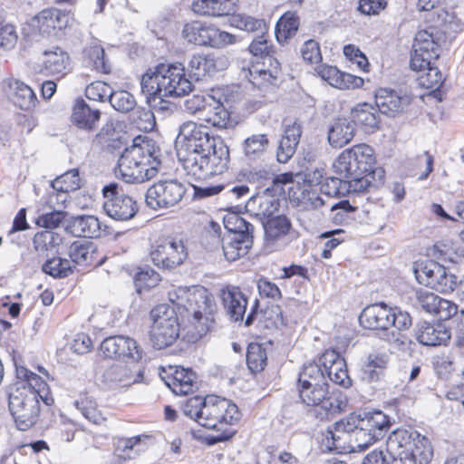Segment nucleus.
I'll return each mask as SVG.
<instances>
[{
  "instance_id": "nucleus-13",
  "label": "nucleus",
  "mask_w": 464,
  "mask_h": 464,
  "mask_svg": "<svg viewBox=\"0 0 464 464\" xmlns=\"http://www.w3.org/2000/svg\"><path fill=\"white\" fill-rule=\"evenodd\" d=\"M414 275L420 284L442 294L453 292L458 285L455 275L431 260L418 264L414 267Z\"/></svg>"
},
{
  "instance_id": "nucleus-53",
  "label": "nucleus",
  "mask_w": 464,
  "mask_h": 464,
  "mask_svg": "<svg viewBox=\"0 0 464 464\" xmlns=\"http://www.w3.org/2000/svg\"><path fill=\"white\" fill-rule=\"evenodd\" d=\"M170 304H160L150 310V319H181L178 306L181 305L175 297V290L169 293Z\"/></svg>"
},
{
  "instance_id": "nucleus-45",
  "label": "nucleus",
  "mask_w": 464,
  "mask_h": 464,
  "mask_svg": "<svg viewBox=\"0 0 464 464\" xmlns=\"http://www.w3.org/2000/svg\"><path fill=\"white\" fill-rule=\"evenodd\" d=\"M321 387L328 386L327 377L324 374L321 365L315 362H310L304 365L299 373L298 387Z\"/></svg>"
},
{
  "instance_id": "nucleus-52",
  "label": "nucleus",
  "mask_w": 464,
  "mask_h": 464,
  "mask_svg": "<svg viewBox=\"0 0 464 464\" xmlns=\"http://www.w3.org/2000/svg\"><path fill=\"white\" fill-rule=\"evenodd\" d=\"M43 271L53 278H65L72 274V266L71 261L60 256H54L46 260L43 266Z\"/></svg>"
},
{
  "instance_id": "nucleus-18",
  "label": "nucleus",
  "mask_w": 464,
  "mask_h": 464,
  "mask_svg": "<svg viewBox=\"0 0 464 464\" xmlns=\"http://www.w3.org/2000/svg\"><path fill=\"white\" fill-rule=\"evenodd\" d=\"M263 227L266 246L275 249L285 247L296 237L290 219L285 215L263 220Z\"/></svg>"
},
{
  "instance_id": "nucleus-8",
  "label": "nucleus",
  "mask_w": 464,
  "mask_h": 464,
  "mask_svg": "<svg viewBox=\"0 0 464 464\" xmlns=\"http://www.w3.org/2000/svg\"><path fill=\"white\" fill-rule=\"evenodd\" d=\"M299 398L309 412L319 420H326L341 412L347 404L346 398L340 392H329L328 386L298 387Z\"/></svg>"
},
{
  "instance_id": "nucleus-5",
  "label": "nucleus",
  "mask_w": 464,
  "mask_h": 464,
  "mask_svg": "<svg viewBox=\"0 0 464 464\" xmlns=\"http://www.w3.org/2000/svg\"><path fill=\"white\" fill-rule=\"evenodd\" d=\"M375 156L372 147L365 143L344 150L334 160L336 174L347 180H367L365 192L382 183L384 171L381 168L373 169Z\"/></svg>"
},
{
  "instance_id": "nucleus-19",
  "label": "nucleus",
  "mask_w": 464,
  "mask_h": 464,
  "mask_svg": "<svg viewBox=\"0 0 464 464\" xmlns=\"http://www.w3.org/2000/svg\"><path fill=\"white\" fill-rule=\"evenodd\" d=\"M39 67L40 73L60 79L70 72L71 59L63 48L53 46L43 53Z\"/></svg>"
},
{
  "instance_id": "nucleus-26",
  "label": "nucleus",
  "mask_w": 464,
  "mask_h": 464,
  "mask_svg": "<svg viewBox=\"0 0 464 464\" xmlns=\"http://www.w3.org/2000/svg\"><path fill=\"white\" fill-rule=\"evenodd\" d=\"M318 75L331 86L345 90L360 88L363 85L361 77L340 72L336 67L326 64L320 65L317 69Z\"/></svg>"
},
{
  "instance_id": "nucleus-3",
  "label": "nucleus",
  "mask_w": 464,
  "mask_h": 464,
  "mask_svg": "<svg viewBox=\"0 0 464 464\" xmlns=\"http://www.w3.org/2000/svg\"><path fill=\"white\" fill-rule=\"evenodd\" d=\"M391 425L390 417L382 411H364L336 421L334 430H328L326 438L330 435L336 441L341 440V433L351 434L352 450L362 451L382 439Z\"/></svg>"
},
{
  "instance_id": "nucleus-49",
  "label": "nucleus",
  "mask_w": 464,
  "mask_h": 464,
  "mask_svg": "<svg viewBox=\"0 0 464 464\" xmlns=\"http://www.w3.org/2000/svg\"><path fill=\"white\" fill-rule=\"evenodd\" d=\"M180 334L182 340L196 343L209 331L208 321H180Z\"/></svg>"
},
{
  "instance_id": "nucleus-12",
  "label": "nucleus",
  "mask_w": 464,
  "mask_h": 464,
  "mask_svg": "<svg viewBox=\"0 0 464 464\" xmlns=\"http://www.w3.org/2000/svg\"><path fill=\"white\" fill-rule=\"evenodd\" d=\"M8 406L20 430H27L38 420L40 414V401L32 392L20 393L11 391L8 395Z\"/></svg>"
},
{
  "instance_id": "nucleus-6",
  "label": "nucleus",
  "mask_w": 464,
  "mask_h": 464,
  "mask_svg": "<svg viewBox=\"0 0 464 464\" xmlns=\"http://www.w3.org/2000/svg\"><path fill=\"white\" fill-rule=\"evenodd\" d=\"M140 86L148 100L158 98L161 102L166 97L185 96L193 90L181 63L160 64L148 71L141 78Z\"/></svg>"
},
{
  "instance_id": "nucleus-35",
  "label": "nucleus",
  "mask_w": 464,
  "mask_h": 464,
  "mask_svg": "<svg viewBox=\"0 0 464 464\" xmlns=\"http://www.w3.org/2000/svg\"><path fill=\"white\" fill-rule=\"evenodd\" d=\"M355 133L354 124L346 118L335 120L328 130V142L334 148H342L348 144Z\"/></svg>"
},
{
  "instance_id": "nucleus-25",
  "label": "nucleus",
  "mask_w": 464,
  "mask_h": 464,
  "mask_svg": "<svg viewBox=\"0 0 464 464\" xmlns=\"http://www.w3.org/2000/svg\"><path fill=\"white\" fill-rule=\"evenodd\" d=\"M419 302L423 310L437 315L438 319H451L458 313L456 304L430 292L420 293Z\"/></svg>"
},
{
  "instance_id": "nucleus-63",
  "label": "nucleus",
  "mask_w": 464,
  "mask_h": 464,
  "mask_svg": "<svg viewBox=\"0 0 464 464\" xmlns=\"http://www.w3.org/2000/svg\"><path fill=\"white\" fill-rule=\"evenodd\" d=\"M231 24L237 28L247 32L259 31L265 26L263 20L242 14H233Z\"/></svg>"
},
{
  "instance_id": "nucleus-10",
  "label": "nucleus",
  "mask_w": 464,
  "mask_h": 464,
  "mask_svg": "<svg viewBox=\"0 0 464 464\" xmlns=\"http://www.w3.org/2000/svg\"><path fill=\"white\" fill-rule=\"evenodd\" d=\"M182 36L189 44L218 49L237 42L236 35L200 21L186 24L182 30Z\"/></svg>"
},
{
  "instance_id": "nucleus-64",
  "label": "nucleus",
  "mask_w": 464,
  "mask_h": 464,
  "mask_svg": "<svg viewBox=\"0 0 464 464\" xmlns=\"http://www.w3.org/2000/svg\"><path fill=\"white\" fill-rule=\"evenodd\" d=\"M249 195V188L245 184L227 183L223 185L222 196L225 197L230 205L237 203L241 198Z\"/></svg>"
},
{
  "instance_id": "nucleus-22",
  "label": "nucleus",
  "mask_w": 464,
  "mask_h": 464,
  "mask_svg": "<svg viewBox=\"0 0 464 464\" xmlns=\"http://www.w3.org/2000/svg\"><path fill=\"white\" fill-rule=\"evenodd\" d=\"M180 334L179 321H153L150 330V340L156 349L172 345Z\"/></svg>"
},
{
  "instance_id": "nucleus-34",
  "label": "nucleus",
  "mask_w": 464,
  "mask_h": 464,
  "mask_svg": "<svg viewBox=\"0 0 464 464\" xmlns=\"http://www.w3.org/2000/svg\"><path fill=\"white\" fill-rule=\"evenodd\" d=\"M8 87L13 102L21 110L29 111L36 107L38 99L29 85L12 79L8 82Z\"/></svg>"
},
{
  "instance_id": "nucleus-17",
  "label": "nucleus",
  "mask_w": 464,
  "mask_h": 464,
  "mask_svg": "<svg viewBox=\"0 0 464 464\" xmlns=\"http://www.w3.org/2000/svg\"><path fill=\"white\" fill-rule=\"evenodd\" d=\"M440 56V44L433 31L420 30L414 38L411 68L421 71L425 66L435 63Z\"/></svg>"
},
{
  "instance_id": "nucleus-40",
  "label": "nucleus",
  "mask_w": 464,
  "mask_h": 464,
  "mask_svg": "<svg viewBox=\"0 0 464 464\" xmlns=\"http://www.w3.org/2000/svg\"><path fill=\"white\" fill-rule=\"evenodd\" d=\"M351 121L362 126L364 131L370 132L378 129L379 115L377 109L369 103L358 104L351 111Z\"/></svg>"
},
{
  "instance_id": "nucleus-24",
  "label": "nucleus",
  "mask_w": 464,
  "mask_h": 464,
  "mask_svg": "<svg viewBox=\"0 0 464 464\" xmlns=\"http://www.w3.org/2000/svg\"><path fill=\"white\" fill-rule=\"evenodd\" d=\"M321 185L320 190L328 197L344 196L346 194H361L365 192L367 180H347L345 179L329 177L323 180H317Z\"/></svg>"
},
{
  "instance_id": "nucleus-11",
  "label": "nucleus",
  "mask_w": 464,
  "mask_h": 464,
  "mask_svg": "<svg viewBox=\"0 0 464 464\" xmlns=\"http://www.w3.org/2000/svg\"><path fill=\"white\" fill-rule=\"evenodd\" d=\"M186 191L185 185L177 179L159 180L148 188L145 201L151 209H168L178 206Z\"/></svg>"
},
{
  "instance_id": "nucleus-62",
  "label": "nucleus",
  "mask_w": 464,
  "mask_h": 464,
  "mask_svg": "<svg viewBox=\"0 0 464 464\" xmlns=\"http://www.w3.org/2000/svg\"><path fill=\"white\" fill-rule=\"evenodd\" d=\"M224 222L232 235L252 236L253 234L254 227L240 216L227 217Z\"/></svg>"
},
{
  "instance_id": "nucleus-7",
  "label": "nucleus",
  "mask_w": 464,
  "mask_h": 464,
  "mask_svg": "<svg viewBox=\"0 0 464 464\" xmlns=\"http://www.w3.org/2000/svg\"><path fill=\"white\" fill-rule=\"evenodd\" d=\"M386 451L393 464H428L433 457L430 440L407 430H396L389 435Z\"/></svg>"
},
{
  "instance_id": "nucleus-59",
  "label": "nucleus",
  "mask_w": 464,
  "mask_h": 464,
  "mask_svg": "<svg viewBox=\"0 0 464 464\" xmlns=\"http://www.w3.org/2000/svg\"><path fill=\"white\" fill-rule=\"evenodd\" d=\"M85 53L96 71L104 73L110 72L111 66L105 60L104 49L100 44L96 42L92 43L90 46L85 49Z\"/></svg>"
},
{
  "instance_id": "nucleus-58",
  "label": "nucleus",
  "mask_w": 464,
  "mask_h": 464,
  "mask_svg": "<svg viewBox=\"0 0 464 464\" xmlns=\"http://www.w3.org/2000/svg\"><path fill=\"white\" fill-rule=\"evenodd\" d=\"M215 96L210 93L194 94L184 101V111L193 115L207 111Z\"/></svg>"
},
{
  "instance_id": "nucleus-61",
  "label": "nucleus",
  "mask_w": 464,
  "mask_h": 464,
  "mask_svg": "<svg viewBox=\"0 0 464 464\" xmlns=\"http://www.w3.org/2000/svg\"><path fill=\"white\" fill-rule=\"evenodd\" d=\"M111 87L104 82L96 81L89 84L85 89V96L89 100L97 102L110 101Z\"/></svg>"
},
{
  "instance_id": "nucleus-27",
  "label": "nucleus",
  "mask_w": 464,
  "mask_h": 464,
  "mask_svg": "<svg viewBox=\"0 0 464 464\" xmlns=\"http://www.w3.org/2000/svg\"><path fill=\"white\" fill-rule=\"evenodd\" d=\"M100 119V110L91 108L82 98L75 100L71 115L72 123L74 126L91 131L97 128Z\"/></svg>"
},
{
  "instance_id": "nucleus-51",
  "label": "nucleus",
  "mask_w": 464,
  "mask_h": 464,
  "mask_svg": "<svg viewBox=\"0 0 464 464\" xmlns=\"http://www.w3.org/2000/svg\"><path fill=\"white\" fill-rule=\"evenodd\" d=\"M267 363L266 349L257 343H250L246 351V364L253 373L261 372Z\"/></svg>"
},
{
  "instance_id": "nucleus-21",
  "label": "nucleus",
  "mask_w": 464,
  "mask_h": 464,
  "mask_svg": "<svg viewBox=\"0 0 464 464\" xmlns=\"http://www.w3.org/2000/svg\"><path fill=\"white\" fill-rule=\"evenodd\" d=\"M69 14L57 8H47L38 13L33 19L35 26L43 35L56 34L69 24Z\"/></svg>"
},
{
  "instance_id": "nucleus-42",
  "label": "nucleus",
  "mask_w": 464,
  "mask_h": 464,
  "mask_svg": "<svg viewBox=\"0 0 464 464\" xmlns=\"http://www.w3.org/2000/svg\"><path fill=\"white\" fill-rule=\"evenodd\" d=\"M68 229L76 237H98L101 234V226L94 216H78L74 218Z\"/></svg>"
},
{
  "instance_id": "nucleus-39",
  "label": "nucleus",
  "mask_w": 464,
  "mask_h": 464,
  "mask_svg": "<svg viewBox=\"0 0 464 464\" xmlns=\"http://www.w3.org/2000/svg\"><path fill=\"white\" fill-rule=\"evenodd\" d=\"M270 145L267 134L255 133L244 140L241 145L245 158L256 161L264 158Z\"/></svg>"
},
{
  "instance_id": "nucleus-30",
  "label": "nucleus",
  "mask_w": 464,
  "mask_h": 464,
  "mask_svg": "<svg viewBox=\"0 0 464 464\" xmlns=\"http://www.w3.org/2000/svg\"><path fill=\"white\" fill-rule=\"evenodd\" d=\"M14 366L17 378L23 382L19 384L16 383L15 387L13 388V391L18 392L20 393H34L36 399L38 400L39 398H43L42 393L45 391L47 386L45 381L41 376L31 372L24 366L19 365L16 361H14Z\"/></svg>"
},
{
  "instance_id": "nucleus-44",
  "label": "nucleus",
  "mask_w": 464,
  "mask_h": 464,
  "mask_svg": "<svg viewBox=\"0 0 464 464\" xmlns=\"http://www.w3.org/2000/svg\"><path fill=\"white\" fill-rule=\"evenodd\" d=\"M407 312H402L399 307H390L385 303L380 302L367 305L361 313L358 319H403L409 317Z\"/></svg>"
},
{
  "instance_id": "nucleus-36",
  "label": "nucleus",
  "mask_w": 464,
  "mask_h": 464,
  "mask_svg": "<svg viewBox=\"0 0 464 464\" xmlns=\"http://www.w3.org/2000/svg\"><path fill=\"white\" fill-rule=\"evenodd\" d=\"M222 301L227 315L232 319H244L247 301L237 287H227L222 290Z\"/></svg>"
},
{
  "instance_id": "nucleus-2",
  "label": "nucleus",
  "mask_w": 464,
  "mask_h": 464,
  "mask_svg": "<svg viewBox=\"0 0 464 464\" xmlns=\"http://www.w3.org/2000/svg\"><path fill=\"white\" fill-rule=\"evenodd\" d=\"M183 413L198 425L219 432L210 439V444L232 438V428L241 418L237 406L231 401L216 395L188 398L182 405Z\"/></svg>"
},
{
  "instance_id": "nucleus-31",
  "label": "nucleus",
  "mask_w": 464,
  "mask_h": 464,
  "mask_svg": "<svg viewBox=\"0 0 464 464\" xmlns=\"http://www.w3.org/2000/svg\"><path fill=\"white\" fill-rule=\"evenodd\" d=\"M417 338L426 346H436L449 340L450 334L442 321H424Z\"/></svg>"
},
{
  "instance_id": "nucleus-55",
  "label": "nucleus",
  "mask_w": 464,
  "mask_h": 464,
  "mask_svg": "<svg viewBox=\"0 0 464 464\" xmlns=\"http://www.w3.org/2000/svg\"><path fill=\"white\" fill-rule=\"evenodd\" d=\"M149 437L146 435H138L130 438H121L117 440L116 443V452L119 457L124 459H130L134 458L132 454L135 451V454H138L143 449L140 448L141 442L148 439Z\"/></svg>"
},
{
  "instance_id": "nucleus-60",
  "label": "nucleus",
  "mask_w": 464,
  "mask_h": 464,
  "mask_svg": "<svg viewBox=\"0 0 464 464\" xmlns=\"http://www.w3.org/2000/svg\"><path fill=\"white\" fill-rule=\"evenodd\" d=\"M248 79L257 89L266 90L276 84L277 77L267 70L253 67L248 71Z\"/></svg>"
},
{
  "instance_id": "nucleus-41",
  "label": "nucleus",
  "mask_w": 464,
  "mask_h": 464,
  "mask_svg": "<svg viewBox=\"0 0 464 464\" xmlns=\"http://www.w3.org/2000/svg\"><path fill=\"white\" fill-rule=\"evenodd\" d=\"M202 120L206 124L219 130L227 129L231 124L230 113L224 106L221 96H215Z\"/></svg>"
},
{
  "instance_id": "nucleus-54",
  "label": "nucleus",
  "mask_w": 464,
  "mask_h": 464,
  "mask_svg": "<svg viewBox=\"0 0 464 464\" xmlns=\"http://www.w3.org/2000/svg\"><path fill=\"white\" fill-rule=\"evenodd\" d=\"M52 187L62 194L77 190L81 187V179L78 170L73 169L59 176L52 182Z\"/></svg>"
},
{
  "instance_id": "nucleus-20",
  "label": "nucleus",
  "mask_w": 464,
  "mask_h": 464,
  "mask_svg": "<svg viewBox=\"0 0 464 464\" xmlns=\"http://www.w3.org/2000/svg\"><path fill=\"white\" fill-rule=\"evenodd\" d=\"M320 362L327 381L348 388L352 382L348 375L344 359L335 350H326L321 356Z\"/></svg>"
},
{
  "instance_id": "nucleus-48",
  "label": "nucleus",
  "mask_w": 464,
  "mask_h": 464,
  "mask_svg": "<svg viewBox=\"0 0 464 464\" xmlns=\"http://www.w3.org/2000/svg\"><path fill=\"white\" fill-rule=\"evenodd\" d=\"M299 27V18L293 13H285L276 25V38L280 44H285L295 34Z\"/></svg>"
},
{
  "instance_id": "nucleus-14",
  "label": "nucleus",
  "mask_w": 464,
  "mask_h": 464,
  "mask_svg": "<svg viewBox=\"0 0 464 464\" xmlns=\"http://www.w3.org/2000/svg\"><path fill=\"white\" fill-rule=\"evenodd\" d=\"M150 256L156 266L171 269L183 264L188 252L181 239L160 238L151 245Z\"/></svg>"
},
{
  "instance_id": "nucleus-50",
  "label": "nucleus",
  "mask_w": 464,
  "mask_h": 464,
  "mask_svg": "<svg viewBox=\"0 0 464 464\" xmlns=\"http://www.w3.org/2000/svg\"><path fill=\"white\" fill-rule=\"evenodd\" d=\"M63 243V237L53 230L37 232L33 239L35 251L45 253L58 248Z\"/></svg>"
},
{
  "instance_id": "nucleus-16",
  "label": "nucleus",
  "mask_w": 464,
  "mask_h": 464,
  "mask_svg": "<svg viewBox=\"0 0 464 464\" xmlns=\"http://www.w3.org/2000/svg\"><path fill=\"white\" fill-rule=\"evenodd\" d=\"M143 362L129 364L121 362L105 369L102 376V382L109 389L126 388L140 382L143 379Z\"/></svg>"
},
{
  "instance_id": "nucleus-4",
  "label": "nucleus",
  "mask_w": 464,
  "mask_h": 464,
  "mask_svg": "<svg viewBox=\"0 0 464 464\" xmlns=\"http://www.w3.org/2000/svg\"><path fill=\"white\" fill-rule=\"evenodd\" d=\"M160 150L152 140L137 137L120 156L116 175L126 183H142L154 178L160 165Z\"/></svg>"
},
{
  "instance_id": "nucleus-57",
  "label": "nucleus",
  "mask_w": 464,
  "mask_h": 464,
  "mask_svg": "<svg viewBox=\"0 0 464 464\" xmlns=\"http://www.w3.org/2000/svg\"><path fill=\"white\" fill-rule=\"evenodd\" d=\"M109 102L111 107L121 113H128L137 105L134 96L125 90H112Z\"/></svg>"
},
{
  "instance_id": "nucleus-28",
  "label": "nucleus",
  "mask_w": 464,
  "mask_h": 464,
  "mask_svg": "<svg viewBox=\"0 0 464 464\" xmlns=\"http://www.w3.org/2000/svg\"><path fill=\"white\" fill-rule=\"evenodd\" d=\"M238 0H194L192 10L204 16H226L235 14Z\"/></svg>"
},
{
  "instance_id": "nucleus-43",
  "label": "nucleus",
  "mask_w": 464,
  "mask_h": 464,
  "mask_svg": "<svg viewBox=\"0 0 464 464\" xmlns=\"http://www.w3.org/2000/svg\"><path fill=\"white\" fill-rule=\"evenodd\" d=\"M216 67V61L210 55H193L188 63L189 76L195 81L213 75L217 71Z\"/></svg>"
},
{
  "instance_id": "nucleus-56",
  "label": "nucleus",
  "mask_w": 464,
  "mask_h": 464,
  "mask_svg": "<svg viewBox=\"0 0 464 464\" xmlns=\"http://www.w3.org/2000/svg\"><path fill=\"white\" fill-rule=\"evenodd\" d=\"M433 64L434 63L418 71L420 72L418 82L422 88L439 90L443 83L444 79L440 71Z\"/></svg>"
},
{
  "instance_id": "nucleus-47",
  "label": "nucleus",
  "mask_w": 464,
  "mask_h": 464,
  "mask_svg": "<svg viewBox=\"0 0 464 464\" xmlns=\"http://www.w3.org/2000/svg\"><path fill=\"white\" fill-rule=\"evenodd\" d=\"M71 263H74L79 266H95L96 262L95 255L96 249L92 243H72L68 251Z\"/></svg>"
},
{
  "instance_id": "nucleus-37",
  "label": "nucleus",
  "mask_w": 464,
  "mask_h": 464,
  "mask_svg": "<svg viewBox=\"0 0 464 464\" xmlns=\"http://www.w3.org/2000/svg\"><path fill=\"white\" fill-rule=\"evenodd\" d=\"M253 244V236L230 235L223 239L224 256L228 261L245 256Z\"/></svg>"
},
{
  "instance_id": "nucleus-32",
  "label": "nucleus",
  "mask_w": 464,
  "mask_h": 464,
  "mask_svg": "<svg viewBox=\"0 0 464 464\" xmlns=\"http://www.w3.org/2000/svg\"><path fill=\"white\" fill-rule=\"evenodd\" d=\"M302 135L300 124L294 122L287 125L279 141L276 153L277 160L281 163L287 162L295 154Z\"/></svg>"
},
{
  "instance_id": "nucleus-29",
  "label": "nucleus",
  "mask_w": 464,
  "mask_h": 464,
  "mask_svg": "<svg viewBox=\"0 0 464 464\" xmlns=\"http://www.w3.org/2000/svg\"><path fill=\"white\" fill-rule=\"evenodd\" d=\"M268 191L269 188H266L262 193L250 197L246 204L248 212L264 220L274 217L279 207V200Z\"/></svg>"
},
{
  "instance_id": "nucleus-9",
  "label": "nucleus",
  "mask_w": 464,
  "mask_h": 464,
  "mask_svg": "<svg viewBox=\"0 0 464 464\" xmlns=\"http://www.w3.org/2000/svg\"><path fill=\"white\" fill-rule=\"evenodd\" d=\"M175 297L181 303L178 306L181 319L193 316V319H209L217 311L213 295L204 286L179 287Z\"/></svg>"
},
{
  "instance_id": "nucleus-23",
  "label": "nucleus",
  "mask_w": 464,
  "mask_h": 464,
  "mask_svg": "<svg viewBox=\"0 0 464 464\" xmlns=\"http://www.w3.org/2000/svg\"><path fill=\"white\" fill-rule=\"evenodd\" d=\"M410 102L411 98L408 95H400L396 91L391 89L381 88L375 95L378 111L392 117L403 112Z\"/></svg>"
},
{
  "instance_id": "nucleus-38",
  "label": "nucleus",
  "mask_w": 464,
  "mask_h": 464,
  "mask_svg": "<svg viewBox=\"0 0 464 464\" xmlns=\"http://www.w3.org/2000/svg\"><path fill=\"white\" fill-rule=\"evenodd\" d=\"M195 379L196 375L191 370L177 367L165 383L175 394L187 395L193 391Z\"/></svg>"
},
{
  "instance_id": "nucleus-46",
  "label": "nucleus",
  "mask_w": 464,
  "mask_h": 464,
  "mask_svg": "<svg viewBox=\"0 0 464 464\" xmlns=\"http://www.w3.org/2000/svg\"><path fill=\"white\" fill-rule=\"evenodd\" d=\"M396 322L392 321L391 334H387L386 330H381L379 334L382 337V340L392 344L398 351L402 352L408 356H412L417 343L401 333L399 326L396 325Z\"/></svg>"
},
{
  "instance_id": "nucleus-1",
  "label": "nucleus",
  "mask_w": 464,
  "mask_h": 464,
  "mask_svg": "<svg viewBox=\"0 0 464 464\" xmlns=\"http://www.w3.org/2000/svg\"><path fill=\"white\" fill-rule=\"evenodd\" d=\"M178 139V158L191 179L206 180L227 169V146L219 137L210 136L204 126L186 121L179 127Z\"/></svg>"
},
{
  "instance_id": "nucleus-33",
  "label": "nucleus",
  "mask_w": 464,
  "mask_h": 464,
  "mask_svg": "<svg viewBox=\"0 0 464 464\" xmlns=\"http://www.w3.org/2000/svg\"><path fill=\"white\" fill-rule=\"evenodd\" d=\"M390 362L386 353L375 352L369 353L362 365V377L367 382H377L384 373Z\"/></svg>"
},
{
  "instance_id": "nucleus-15",
  "label": "nucleus",
  "mask_w": 464,
  "mask_h": 464,
  "mask_svg": "<svg viewBox=\"0 0 464 464\" xmlns=\"http://www.w3.org/2000/svg\"><path fill=\"white\" fill-rule=\"evenodd\" d=\"M105 201L103 209L111 218L119 221L131 219L138 212L139 206L131 197L119 192L116 183H111L102 189Z\"/></svg>"
}]
</instances>
